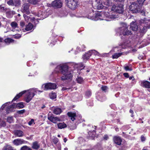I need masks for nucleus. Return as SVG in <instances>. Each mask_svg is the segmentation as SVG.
I'll list each match as a JSON object with an SVG mask.
<instances>
[{
	"label": "nucleus",
	"instance_id": "nucleus-1",
	"mask_svg": "<svg viewBox=\"0 0 150 150\" xmlns=\"http://www.w3.org/2000/svg\"><path fill=\"white\" fill-rule=\"evenodd\" d=\"M38 91L40 92H42V91H38L35 88L31 89L27 91H23L17 94L13 99L12 101L16 100L26 92L25 99L26 102L28 103L32 100L33 98L35 95V93H36Z\"/></svg>",
	"mask_w": 150,
	"mask_h": 150
},
{
	"label": "nucleus",
	"instance_id": "nucleus-2",
	"mask_svg": "<svg viewBox=\"0 0 150 150\" xmlns=\"http://www.w3.org/2000/svg\"><path fill=\"white\" fill-rule=\"evenodd\" d=\"M58 69L63 74L61 77L62 80L69 79L72 77V74L69 71L68 66L66 65H60L57 67L56 69Z\"/></svg>",
	"mask_w": 150,
	"mask_h": 150
},
{
	"label": "nucleus",
	"instance_id": "nucleus-3",
	"mask_svg": "<svg viewBox=\"0 0 150 150\" xmlns=\"http://www.w3.org/2000/svg\"><path fill=\"white\" fill-rule=\"evenodd\" d=\"M116 30L120 35H128L132 34L131 31L128 29L127 24L124 23H121V26L117 28Z\"/></svg>",
	"mask_w": 150,
	"mask_h": 150
},
{
	"label": "nucleus",
	"instance_id": "nucleus-4",
	"mask_svg": "<svg viewBox=\"0 0 150 150\" xmlns=\"http://www.w3.org/2000/svg\"><path fill=\"white\" fill-rule=\"evenodd\" d=\"M141 25L143 26L142 29H141L140 32L145 33L147 28H150V19L148 20H142L140 21Z\"/></svg>",
	"mask_w": 150,
	"mask_h": 150
},
{
	"label": "nucleus",
	"instance_id": "nucleus-5",
	"mask_svg": "<svg viewBox=\"0 0 150 150\" xmlns=\"http://www.w3.org/2000/svg\"><path fill=\"white\" fill-rule=\"evenodd\" d=\"M67 6L72 10H74L77 7V0H65Z\"/></svg>",
	"mask_w": 150,
	"mask_h": 150
},
{
	"label": "nucleus",
	"instance_id": "nucleus-6",
	"mask_svg": "<svg viewBox=\"0 0 150 150\" xmlns=\"http://www.w3.org/2000/svg\"><path fill=\"white\" fill-rule=\"evenodd\" d=\"M112 11H115L120 13H122L123 12V6L122 4L114 5L112 6Z\"/></svg>",
	"mask_w": 150,
	"mask_h": 150
},
{
	"label": "nucleus",
	"instance_id": "nucleus-7",
	"mask_svg": "<svg viewBox=\"0 0 150 150\" xmlns=\"http://www.w3.org/2000/svg\"><path fill=\"white\" fill-rule=\"evenodd\" d=\"M42 87L44 90H47L49 89H55L57 88V86L54 83H49L43 84Z\"/></svg>",
	"mask_w": 150,
	"mask_h": 150
},
{
	"label": "nucleus",
	"instance_id": "nucleus-8",
	"mask_svg": "<svg viewBox=\"0 0 150 150\" xmlns=\"http://www.w3.org/2000/svg\"><path fill=\"white\" fill-rule=\"evenodd\" d=\"M129 9L132 12L134 13H137L140 11V7L134 2L132 3L129 6Z\"/></svg>",
	"mask_w": 150,
	"mask_h": 150
},
{
	"label": "nucleus",
	"instance_id": "nucleus-9",
	"mask_svg": "<svg viewBox=\"0 0 150 150\" xmlns=\"http://www.w3.org/2000/svg\"><path fill=\"white\" fill-rule=\"evenodd\" d=\"M103 15L105 17L108 18L107 19H105L107 21H110L112 20L117 18V16L112 13H109L108 12H105Z\"/></svg>",
	"mask_w": 150,
	"mask_h": 150
},
{
	"label": "nucleus",
	"instance_id": "nucleus-10",
	"mask_svg": "<svg viewBox=\"0 0 150 150\" xmlns=\"http://www.w3.org/2000/svg\"><path fill=\"white\" fill-rule=\"evenodd\" d=\"M7 4L9 6H18L21 4L20 0H9L7 1Z\"/></svg>",
	"mask_w": 150,
	"mask_h": 150
},
{
	"label": "nucleus",
	"instance_id": "nucleus-11",
	"mask_svg": "<svg viewBox=\"0 0 150 150\" xmlns=\"http://www.w3.org/2000/svg\"><path fill=\"white\" fill-rule=\"evenodd\" d=\"M48 119L53 123H56L57 121H60L61 120L57 117H54L51 114H48Z\"/></svg>",
	"mask_w": 150,
	"mask_h": 150
},
{
	"label": "nucleus",
	"instance_id": "nucleus-12",
	"mask_svg": "<svg viewBox=\"0 0 150 150\" xmlns=\"http://www.w3.org/2000/svg\"><path fill=\"white\" fill-rule=\"evenodd\" d=\"M91 15V14H90V15H88L87 17L88 18L94 21H97L100 19V17L101 16V14L100 13H96L95 15L94 16H92Z\"/></svg>",
	"mask_w": 150,
	"mask_h": 150
},
{
	"label": "nucleus",
	"instance_id": "nucleus-13",
	"mask_svg": "<svg viewBox=\"0 0 150 150\" xmlns=\"http://www.w3.org/2000/svg\"><path fill=\"white\" fill-rule=\"evenodd\" d=\"M52 5L53 6L60 8L62 6V4L61 0H55L52 2Z\"/></svg>",
	"mask_w": 150,
	"mask_h": 150
},
{
	"label": "nucleus",
	"instance_id": "nucleus-14",
	"mask_svg": "<svg viewBox=\"0 0 150 150\" xmlns=\"http://www.w3.org/2000/svg\"><path fill=\"white\" fill-rule=\"evenodd\" d=\"M25 142L23 139H19L14 140L13 141V143L14 145L18 146L25 144Z\"/></svg>",
	"mask_w": 150,
	"mask_h": 150
},
{
	"label": "nucleus",
	"instance_id": "nucleus-15",
	"mask_svg": "<svg viewBox=\"0 0 150 150\" xmlns=\"http://www.w3.org/2000/svg\"><path fill=\"white\" fill-rule=\"evenodd\" d=\"M23 7L22 11L23 12L27 14H28L30 13L29 9V5L28 4L25 3L24 4Z\"/></svg>",
	"mask_w": 150,
	"mask_h": 150
},
{
	"label": "nucleus",
	"instance_id": "nucleus-16",
	"mask_svg": "<svg viewBox=\"0 0 150 150\" xmlns=\"http://www.w3.org/2000/svg\"><path fill=\"white\" fill-rule=\"evenodd\" d=\"M5 12L6 17L8 18H11L13 15L15 14V12L14 11H11L8 8H7Z\"/></svg>",
	"mask_w": 150,
	"mask_h": 150
},
{
	"label": "nucleus",
	"instance_id": "nucleus-17",
	"mask_svg": "<svg viewBox=\"0 0 150 150\" xmlns=\"http://www.w3.org/2000/svg\"><path fill=\"white\" fill-rule=\"evenodd\" d=\"M13 133L15 136L18 137H21L24 136L23 132L21 130H15L13 132Z\"/></svg>",
	"mask_w": 150,
	"mask_h": 150
},
{
	"label": "nucleus",
	"instance_id": "nucleus-18",
	"mask_svg": "<svg viewBox=\"0 0 150 150\" xmlns=\"http://www.w3.org/2000/svg\"><path fill=\"white\" fill-rule=\"evenodd\" d=\"M141 86L146 88H150V83L147 81H143L141 83Z\"/></svg>",
	"mask_w": 150,
	"mask_h": 150
},
{
	"label": "nucleus",
	"instance_id": "nucleus-19",
	"mask_svg": "<svg viewBox=\"0 0 150 150\" xmlns=\"http://www.w3.org/2000/svg\"><path fill=\"white\" fill-rule=\"evenodd\" d=\"M113 140L114 142L117 144L120 145L121 144L122 140L120 137H115L113 138Z\"/></svg>",
	"mask_w": 150,
	"mask_h": 150
},
{
	"label": "nucleus",
	"instance_id": "nucleus-20",
	"mask_svg": "<svg viewBox=\"0 0 150 150\" xmlns=\"http://www.w3.org/2000/svg\"><path fill=\"white\" fill-rule=\"evenodd\" d=\"M96 1L97 3L96 6L98 9H100L103 8V6L101 0H96Z\"/></svg>",
	"mask_w": 150,
	"mask_h": 150
},
{
	"label": "nucleus",
	"instance_id": "nucleus-21",
	"mask_svg": "<svg viewBox=\"0 0 150 150\" xmlns=\"http://www.w3.org/2000/svg\"><path fill=\"white\" fill-rule=\"evenodd\" d=\"M130 28L134 31H136L138 29V26L135 22L132 21L131 23Z\"/></svg>",
	"mask_w": 150,
	"mask_h": 150
},
{
	"label": "nucleus",
	"instance_id": "nucleus-22",
	"mask_svg": "<svg viewBox=\"0 0 150 150\" xmlns=\"http://www.w3.org/2000/svg\"><path fill=\"white\" fill-rule=\"evenodd\" d=\"M91 52V50L89 51L87 53L83 55L82 58L84 60H87L89 59L90 57L92 55Z\"/></svg>",
	"mask_w": 150,
	"mask_h": 150
},
{
	"label": "nucleus",
	"instance_id": "nucleus-23",
	"mask_svg": "<svg viewBox=\"0 0 150 150\" xmlns=\"http://www.w3.org/2000/svg\"><path fill=\"white\" fill-rule=\"evenodd\" d=\"M57 126L59 129H62L66 128L67 125L64 122H60L57 124Z\"/></svg>",
	"mask_w": 150,
	"mask_h": 150
},
{
	"label": "nucleus",
	"instance_id": "nucleus-24",
	"mask_svg": "<svg viewBox=\"0 0 150 150\" xmlns=\"http://www.w3.org/2000/svg\"><path fill=\"white\" fill-rule=\"evenodd\" d=\"M68 116L71 117V119L72 121L75 120V117H76V114L75 113L72 112H68L67 113Z\"/></svg>",
	"mask_w": 150,
	"mask_h": 150
},
{
	"label": "nucleus",
	"instance_id": "nucleus-25",
	"mask_svg": "<svg viewBox=\"0 0 150 150\" xmlns=\"http://www.w3.org/2000/svg\"><path fill=\"white\" fill-rule=\"evenodd\" d=\"M12 28H13L14 29L12 30L13 31H15V29L16 28H18V24L15 21H13L10 24Z\"/></svg>",
	"mask_w": 150,
	"mask_h": 150
},
{
	"label": "nucleus",
	"instance_id": "nucleus-26",
	"mask_svg": "<svg viewBox=\"0 0 150 150\" xmlns=\"http://www.w3.org/2000/svg\"><path fill=\"white\" fill-rule=\"evenodd\" d=\"M32 147L35 149H38L40 147V145L38 142L35 141L33 143Z\"/></svg>",
	"mask_w": 150,
	"mask_h": 150
},
{
	"label": "nucleus",
	"instance_id": "nucleus-27",
	"mask_svg": "<svg viewBox=\"0 0 150 150\" xmlns=\"http://www.w3.org/2000/svg\"><path fill=\"white\" fill-rule=\"evenodd\" d=\"M33 28V25L31 23H29L26 26V27L25 29L26 31H28L31 30Z\"/></svg>",
	"mask_w": 150,
	"mask_h": 150
},
{
	"label": "nucleus",
	"instance_id": "nucleus-28",
	"mask_svg": "<svg viewBox=\"0 0 150 150\" xmlns=\"http://www.w3.org/2000/svg\"><path fill=\"white\" fill-rule=\"evenodd\" d=\"M13 149L11 145L6 144L4 146L2 150H12Z\"/></svg>",
	"mask_w": 150,
	"mask_h": 150
},
{
	"label": "nucleus",
	"instance_id": "nucleus-29",
	"mask_svg": "<svg viewBox=\"0 0 150 150\" xmlns=\"http://www.w3.org/2000/svg\"><path fill=\"white\" fill-rule=\"evenodd\" d=\"M92 55L93 54L95 56H98L101 57L102 56L101 54H100L98 52L95 50H91Z\"/></svg>",
	"mask_w": 150,
	"mask_h": 150
},
{
	"label": "nucleus",
	"instance_id": "nucleus-30",
	"mask_svg": "<svg viewBox=\"0 0 150 150\" xmlns=\"http://www.w3.org/2000/svg\"><path fill=\"white\" fill-rule=\"evenodd\" d=\"M61 112V109L60 108H55L54 111V113L57 115H58Z\"/></svg>",
	"mask_w": 150,
	"mask_h": 150
},
{
	"label": "nucleus",
	"instance_id": "nucleus-31",
	"mask_svg": "<svg viewBox=\"0 0 150 150\" xmlns=\"http://www.w3.org/2000/svg\"><path fill=\"white\" fill-rule=\"evenodd\" d=\"M122 54V53H115L112 55V57L114 59H117Z\"/></svg>",
	"mask_w": 150,
	"mask_h": 150
},
{
	"label": "nucleus",
	"instance_id": "nucleus-32",
	"mask_svg": "<svg viewBox=\"0 0 150 150\" xmlns=\"http://www.w3.org/2000/svg\"><path fill=\"white\" fill-rule=\"evenodd\" d=\"M14 40L10 38H7L5 39V42L7 44H9L13 42Z\"/></svg>",
	"mask_w": 150,
	"mask_h": 150
},
{
	"label": "nucleus",
	"instance_id": "nucleus-33",
	"mask_svg": "<svg viewBox=\"0 0 150 150\" xmlns=\"http://www.w3.org/2000/svg\"><path fill=\"white\" fill-rule=\"evenodd\" d=\"M104 4L105 5L109 6L112 4V2L110 0H106L104 2Z\"/></svg>",
	"mask_w": 150,
	"mask_h": 150
},
{
	"label": "nucleus",
	"instance_id": "nucleus-34",
	"mask_svg": "<svg viewBox=\"0 0 150 150\" xmlns=\"http://www.w3.org/2000/svg\"><path fill=\"white\" fill-rule=\"evenodd\" d=\"M50 98L52 99H54L56 98V95L54 93L52 92L49 95Z\"/></svg>",
	"mask_w": 150,
	"mask_h": 150
},
{
	"label": "nucleus",
	"instance_id": "nucleus-35",
	"mask_svg": "<svg viewBox=\"0 0 150 150\" xmlns=\"http://www.w3.org/2000/svg\"><path fill=\"white\" fill-rule=\"evenodd\" d=\"M16 107L19 108H22L24 107V105L23 103L21 102L17 104Z\"/></svg>",
	"mask_w": 150,
	"mask_h": 150
},
{
	"label": "nucleus",
	"instance_id": "nucleus-36",
	"mask_svg": "<svg viewBox=\"0 0 150 150\" xmlns=\"http://www.w3.org/2000/svg\"><path fill=\"white\" fill-rule=\"evenodd\" d=\"M21 150H32V149L28 147L25 146L22 147L21 149Z\"/></svg>",
	"mask_w": 150,
	"mask_h": 150
},
{
	"label": "nucleus",
	"instance_id": "nucleus-37",
	"mask_svg": "<svg viewBox=\"0 0 150 150\" xmlns=\"http://www.w3.org/2000/svg\"><path fill=\"white\" fill-rule=\"evenodd\" d=\"M77 82L80 83H82L83 81V78L81 77H78L76 79Z\"/></svg>",
	"mask_w": 150,
	"mask_h": 150
},
{
	"label": "nucleus",
	"instance_id": "nucleus-38",
	"mask_svg": "<svg viewBox=\"0 0 150 150\" xmlns=\"http://www.w3.org/2000/svg\"><path fill=\"white\" fill-rule=\"evenodd\" d=\"M6 126V123L5 122L1 120L0 121V127H4Z\"/></svg>",
	"mask_w": 150,
	"mask_h": 150
},
{
	"label": "nucleus",
	"instance_id": "nucleus-39",
	"mask_svg": "<svg viewBox=\"0 0 150 150\" xmlns=\"http://www.w3.org/2000/svg\"><path fill=\"white\" fill-rule=\"evenodd\" d=\"M12 108H13V105H11L10 106H8V107L7 108L6 110V112L7 114L9 113L10 111H11V109Z\"/></svg>",
	"mask_w": 150,
	"mask_h": 150
},
{
	"label": "nucleus",
	"instance_id": "nucleus-40",
	"mask_svg": "<svg viewBox=\"0 0 150 150\" xmlns=\"http://www.w3.org/2000/svg\"><path fill=\"white\" fill-rule=\"evenodd\" d=\"M7 121L10 123H11L13 122V118L12 117H8L7 118Z\"/></svg>",
	"mask_w": 150,
	"mask_h": 150
},
{
	"label": "nucleus",
	"instance_id": "nucleus-41",
	"mask_svg": "<svg viewBox=\"0 0 150 150\" xmlns=\"http://www.w3.org/2000/svg\"><path fill=\"white\" fill-rule=\"evenodd\" d=\"M25 21L27 22H28L29 21V19H30V17L28 16H26L25 15H23Z\"/></svg>",
	"mask_w": 150,
	"mask_h": 150
},
{
	"label": "nucleus",
	"instance_id": "nucleus-42",
	"mask_svg": "<svg viewBox=\"0 0 150 150\" xmlns=\"http://www.w3.org/2000/svg\"><path fill=\"white\" fill-rule=\"evenodd\" d=\"M7 8H5L4 6H2L1 5H0V11H5Z\"/></svg>",
	"mask_w": 150,
	"mask_h": 150
},
{
	"label": "nucleus",
	"instance_id": "nucleus-43",
	"mask_svg": "<svg viewBox=\"0 0 150 150\" xmlns=\"http://www.w3.org/2000/svg\"><path fill=\"white\" fill-rule=\"evenodd\" d=\"M101 89L102 91L105 92L108 89L107 86H103L101 87Z\"/></svg>",
	"mask_w": 150,
	"mask_h": 150
},
{
	"label": "nucleus",
	"instance_id": "nucleus-44",
	"mask_svg": "<svg viewBox=\"0 0 150 150\" xmlns=\"http://www.w3.org/2000/svg\"><path fill=\"white\" fill-rule=\"evenodd\" d=\"M82 46L81 45H80L79 46H78L76 50L77 51H83V48H81Z\"/></svg>",
	"mask_w": 150,
	"mask_h": 150
},
{
	"label": "nucleus",
	"instance_id": "nucleus-45",
	"mask_svg": "<svg viewBox=\"0 0 150 150\" xmlns=\"http://www.w3.org/2000/svg\"><path fill=\"white\" fill-rule=\"evenodd\" d=\"M145 0H137V1L140 5H142Z\"/></svg>",
	"mask_w": 150,
	"mask_h": 150
},
{
	"label": "nucleus",
	"instance_id": "nucleus-46",
	"mask_svg": "<svg viewBox=\"0 0 150 150\" xmlns=\"http://www.w3.org/2000/svg\"><path fill=\"white\" fill-rule=\"evenodd\" d=\"M124 69L127 71H131L132 70V69L130 68L128 66H126L125 67H124Z\"/></svg>",
	"mask_w": 150,
	"mask_h": 150
},
{
	"label": "nucleus",
	"instance_id": "nucleus-47",
	"mask_svg": "<svg viewBox=\"0 0 150 150\" xmlns=\"http://www.w3.org/2000/svg\"><path fill=\"white\" fill-rule=\"evenodd\" d=\"M33 123H34V120L33 119H32L31 120L28 122V124L30 125H31Z\"/></svg>",
	"mask_w": 150,
	"mask_h": 150
},
{
	"label": "nucleus",
	"instance_id": "nucleus-48",
	"mask_svg": "<svg viewBox=\"0 0 150 150\" xmlns=\"http://www.w3.org/2000/svg\"><path fill=\"white\" fill-rule=\"evenodd\" d=\"M20 25L22 27H23L25 25V23L23 21H21L20 23Z\"/></svg>",
	"mask_w": 150,
	"mask_h": 150
},
{
	"label": "nucleus",
	"instance_id": "nucleus-49",
	"mask_svg": "<svg viewBox=\"0 0 150 150\" xmlns=\"http://www.w3.org/2000/svg\"><path fill=\"white\" fill-rule=\"evenodd\" d=\"M86 95L88 96H89L91 95V92L90 91H88L86 93Z\"/></svg>",
	"mask_w": 150,
	"mask_h": 150
},
{
	"label": "nucleus",
	"instance_id": "nucleus-50",
	"mask_svg": "<svg viewBox=\"0 0 150 150\" xmlns=\"http://www.w3.org/2000/svg\"><path fill=\"white\" fill-rule=\"evenodd\" d=\"M21 37V36L20 34H18L16 35L15 36V38L16 39H18L20 38Z\"/></svg>",
	"mask_w": 150,
	"mask_h": 150
},
{
	"label": "nucleus",
	"instance_id": "nucleus-51",
	"mask_svg": "<svg viewBox=\"0 0 150 150\" xmlns=\"http://www.w3.org/2000/svg\"><path fill=\"white\" fill-rule=\"evenodd\" d=\"M25 112L24 110H23L18 111V112L20 114H22Z\"/></svg>",
	"mask_w": 150,
	"mask_h": 150
},
{
	"label": "nucleus",
	"instance_id": "nucleus-52",
	"mask_svg": "<svg viewBox=\"0 0 150 150\" xmlns=\"http://www.w3.org/2000/svg\"><path fill=\"white\" fill-rule=\"evenodd\" d=\"M141 139L142 141H144L145 140V138L143 136H141Z\"/></svg>",
	"mask_w": 150,
	"mask_h": 150
},
{
	"label": "nucleus",
	"instance_id": "nucleus-53",
	"mask_svg": "<svg viewBox=\"0 0 150 150\" xmlns=\"http://www.w3.org/2000/svg\"><path fill=\"white\" fill-rule=\"evenodd\" d=\"M123 75L126 78H128L129 77V75L127 73H124Z\"/></svg>",
	"mask_w": 150,
	"mask_h": 150
},
{
	"label": "nucleus",
	"instance_id": "nucleus-54",
	"mask_svg": "<svg viewBox=\"0 0 150 150\" xmlns=\"http://www.w3.org/2000/svg\"><path fill=\"white\" fill-rule=\"evenodd\" d=\"M129 77V80L132 79V80L133 81H134L135 80V79L134 78V77L133 76Z\"/></svg>",
	"mask_w": 150,
	"mask_h": 150
},
{
	"label": "nucleus",
	"instance_id": "nucleus-55",
	"mask_svg": "<svg viewBox=\"0 0 150 150\" xmlns=\"http://www.w3.org/2000/svg\"><path fill=\"white\" fill-rule=\"evenodd\" d=\"M7 103H6V104H3L1 107V109H4V108L5 107L6 105V104H7Z\"/></svg>",
	"mask_w": 150,
	"mask_h": 150
},
{
	"label": "nucleus",
	"instance_id": "nucleus-56",
	"mask_svg": "<svg viewBox=\"0 0 150 150\" xmlns=\"http://www.w3.org/2000/svg\"><path fill=\"white\" fill-rule=\"evenodd\" d=\"M141 13L144 16L145 15V11H144L142 10L141 11Z\"/></svg>",
	"mask_w": 150,
	"mask_h": 150
},
{
	"label": "nucleus",
	"instance_id": "nucleus-57",
	"mask_svg": "<svg viewBox=\"0 0 150 150\" xmlns=\"http://www.w3.org/2000/svg\"><path fill=\"white\" fill-rule=\"evenodd\" d=\"M104 138L105 139L107 140L108 138V137L107 135H105L104 137Z\"/></svg>",
	"mask_w": 150,
	"mask_h": 150
},
{
	"label": "nucleus",
	"instance_id": "nucleus-58",
	"mask_svg": "<svg viewBox=\"0 0 150 150\" xmlns=\"http://www.w3.org/2000/svg\"><path fill=\"white\" fill-rule=\"evenodd\" d=\"M58 142L57 139L56 138L55 139V141L54 142V143L55 144H56Z\"/></svg>",
	"mask_w": 150,
	"mask_h": 150
},
{
	"label": "nucleus",
	"instance_id": "nucleus-59",
	"mask_svg": "<svg viewBox=\"0 0 150 150\" xmlns=\"http://www.w3.org/2000/svg\"><path fill=\"white\" fill-rule=\"evenodd\" d=\"M67 89V88L65 87H63L62 88V90H66Z\"/></svg>",
	"mask_w": 150,
	"mask_h": 150
},
{
	"label": "nucleus",
	"instance_id": "nucleus-60",
	"mask_svg": "<svg viewBox=\"0 0 150 150\" xmlns=\"http://www.w3.org/2000/svg\"><path fill=\"white\" fill-rule=\"evenodd\" d=\"M124 1V0H117V1H119L120 2H122L123 1Z\"/></svg>",
	"mask_w": 150,
	"mask_h": 150
},
{
	"label": "nucleus",
	"instance_id": "nucleus-61",
	"mask_svg": "<svg viewBox=\"0 0 150 150\" xmlns=\"http://www.w3.org/2000/svg\"><path fill=\"white\" fill-rule=\"evenodd\" d=\"M2 38H0V45L1 44V43L2 42Z\"/></svg>",
	"mask_w": 150,
	"mask_h": 150
},
{
	"label": "nucleus",
	"instance_id": "nucleus-62",
	"mask_svg": "<svg viewBox=\"0 0 150 150\" xmlns=\"http://www.w3.org/2000/svg\"><path fill=\"white\" fill-rule=\"evenodd\" d=\"M67 141V139L66 138H65L64 139V142H66Z\"/></svg>",
	"mask_w": 150,
	"mask_h": 150
},
{
	"label": "nucleus",
	"instance_id": "nucleus-63",
	"mask_svg": "<svg viewBox=\"0 0 150 150\" xmlns=\"http://www.w3.org/2000/svg\"><path fill=\"white\" fill-rule=\"evenodd\" d=\"M138 58L139 59H141L143 58V57L140 56L138 57Z\"/></svg>",
	"mask_w": 150,
	"mask_h": 150
},
{
	"label": "nucleus",
	"instance_id": "nucleus-64",
	"mask_svg": "<svg viewBox=\"0 0 150 150\" xmlns=\"http://www.w3.org/2000/svg\"><path fill=\"white\" fill-rule=\"evenodd\" d=\"M82 47L81 48H83V49L85 47V46L83 45H82Z\"/></svg>",
	"mask_w": 150,
	"mask_h": 150
}]
</instances>
